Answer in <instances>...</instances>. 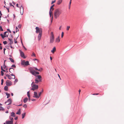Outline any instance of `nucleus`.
<instances>
[{
  "mask_svg": "<svg viewBox=\"0 0 124 124\" xmlns=\"http://www.w3.org/2000/svg\"><path fill=\"white\" fill-rule=\"evenodd\" d=\"M28 100V98L27 97H26L24 98L23 100V102L24 103H26Z\"/></svg>",
  "mask_w": 124,
  "mask_h": 124,
  "instance_id": "f3484780",
  "label": "nucleus"
},
{
  "mask_svg": "<svg viewBox=\"0 0 124 124\" xmlns=\"http://www.w3.org/2000/svg\"><path fill=\"white\" fill-rule=\"evenodd\" d=\"M71 0H70V2H69V5H71Z\"/></svg>",
  "mask_w": 124,
  "mask_h": 124,
  "instance_id": "0e129e2a",
  "label": "nucleus"
},
{
  "mask_svg": "<svg viewBox=\"0 0 124 124\" xmlns=\"http://www.w3.org/2000/svg\"><path fill=\"white\" fill-rule=\"evenodd\" d=\"M35 83L36 84H38L39 82L42 81V77L40 75H37L35 76Z\"/></svg>",
  "mask_w": 124,
  "mask_h": 124,
  "instance_id": "f03ea898",
  "label": "nucleus"
},
{
  "mask_svg": "<svg viewBox=\"0 0 124 124\" xmlns=\"http://www.w3.org/2000/svg\"><path fill=\"white\" fill-rule=\"evenodd\" d=\"M50 34L51 36L50 37V38H54V35L53 32H51Z\"/></svg>",
  "mask_w": 124,
  "mask_h": 124,
  "instance_id": "b1692460",
  "label": "nucleus"
},
{
  "mask_svg": "<svg viewBox=\"0 0 124 124\" xmlns=\"http://www.w3.org/2000/svg\"><path fill=\"white\" fill-rule=\"evenodd\" d=\"M3 44L4 45H6V44H7V42L6 41H3Z\"/></svg>",
  "mask_w": 124,
  "mask_h": 124,
  "instance_id": "c03bdc74",
  "label": "nucleus"
},
{
  "mask_svg": "<svg viewBox=\"0 0 124 124\" xmlns=\"http://www.w3.org/2000/svg\"><path fill=\"white\" fill-rule=\"evenodd\" d=\"M18 36L16 38V39L15 40V39H14V42L15 43H17V42L16 41V40L17 39Z\"/></svg>",
  "mask_w": 124,
  "mask_h": 124,
  "instance_id": "a18cd8bd",
  "label": "nucleus"
},
{
  "mask_svg": "<svg viewBox=\"0 0 124 124\" xmlns=\"http://www.w3.org/2000/svg\"><path fill=\"white\" fill-rule=\"evenodd\" d=\"M25 65H24L25 66H27L28 65H29L30 64L29 62L28 61H25Z\"/></svg>",
  "mask_w": 124,
  "mask_h": 124,
  "instance_id": "6ab92c4d",
  "label": "nucleus"
},
{
  "mask_svg": "<svg viewBox=\"0 0 124 124\" xmlns=\"http://www.w3.org/2000/svg\"><path fill=\"white\" fill-rule=\"evenodd\" d=\"M35 29H36V33H42V30L41 28L36 27L35 28Z\"/></svg>",
  "mask_w": 124,
  "mask_h": 124,
  "instance_id": "39448f33",
  "label": "nucleus"
},
{
  "mask_svg": "<svg viewBox=\"0 0 124 124\" xmlns=\"http://www.w3.org/2000/svg\"><path fill=\"white\" fill-rule=\"evenodd\" d=\"M3 66V68L4 69H6L7 67V66L5 64H3L2 67Z\"/></svg>",
  "mask_w": 124,
  "mask_h": 124,
  "instance_id": "2f4dec72",
  "label": "nucleus"
},
{
  "mask_svg": "<svg viewBox=\"0 0 124 124\" xmlns=\"http://www.w3.org/2000/svg\"><path fill=\"white\" fill-rule=\"evenodd\" d=\"M1 85H2L3 84V82H4V80L3 79H2L1 80Z\"/></svg>",
  "mask_w": 124,
  "mask_h": 124,
  "instance_id": "79ce46f5",
  "label": "nucleus"
},
{
  "mask_svg": "<svg viewBox=\"0 0 124 124\" xmlns=\"http://www.w3.org/2000/svg\"><path fill=\"white\" fill-rule=\"evenodd\" d=\"M6 124H10V120H6Z\"/></svg>",
  "mask_w": 124,
  "mask_h": 124,
  "instance_id": "7c9ffc66",
  "label": "nucleus"
},
{
  "mask_svg": "<svg viewBox=\"0 0 124 124\" xmlns=\"http://www.w3.org/2000/svg\"><path fill=\"white\" fill-rule=\"evenodd\" d=\"M55 1H56V0H53V1H52V2H51V4H52L53 3H55Z\"/></svg>",
  "mask_w": 124,
  "mask_h": 124,
  "instance_id": "864d4df0",
  "label": "nucleus"
},
{
  "mask_svg": "<svg viewBox=\"0 0 124 124\" xmlns=\"http://www.w3.org/2000/svg\"><path fill=\"white\" fill-rule=\"evenodd\" d=\"M16 30L15 31V32H16V33L17 32V31H19V29H18V28L16 26Z\"/></svg>",
  "mask_w": 124,
  "mask_h": 124,
  "instance_id": "ea45409f",
  "label": "nucleus"
},
{
  "mask_svg": "<svg viewBox=\"0 0 124 124\" xmlns=\"http://www.w3.org/2000/svg\"><path fill=\"white\" fill-rule=\"evenodd\" d=\"M3 31V30L1 26H0V32L1 31Z\"/></svg>",
  "mask_w": 124,
  "mask_h": 124,
  "instance_id": "c9c22d12",
  "label": "nucleus"
},
{
  "mask_svg": "<svg viewBox=\"0 0 124 124\" xmlns=\"http://www.w3.org/2000/svg\"><path fill=\"white\" fill-rule=\"evenodd\" d=\"M62 2V0H59L57 2V4L58 5L60 4Z\"/></svg>",
  "mask_w": 124,
  "mask_h": 124,
  "instance_id": "c85d7f7f",
  "label": "nucleus"
},
{
  "mask_svg": "<svg viewBox=\"0 0 124 124\" xmlns=\"http://www.w3.org/2000/svg\"><path fill=\"white\" fill-rule=\"evenodd\" d=\"M7 32H8V31H6L5 32H4V34H3V35H6V33H7Z\"/></svg>",
  "mask_w": 124,
  "mask_h": 124,
  "instance_id": "5fc2aeb1",
  "label": "nucleus"
},
{
  "mask_svg": "<svg viewBox=\"0 0 124 124\" xmlns=\"http://www.w3.org/2000/svg\"><path fill=\"white\" fill-rule=\"evenodd\" d=\"M5 110V109L3 107V108H0V111H4Z\"/></svg>",
  "mask_w": 124,
  "mask_h": 124,
  "instance_id": "a19ab883",
  "label": "nucleus"
},
{
  "mask_svg": "<svg viewBox=\"0 0 124 124\" xmlns=\"http://www.w3.org/2000/svg\"><path fill=\"white\" fill-rule=\"evenodd\" d=\"M42 35V33H39L38 36V40H39L41 38Z\"/></svg>",
  "mask_w": 124,
  "mask_h": 124,
  "instance_id": "2eb2a0df",
  "label": "nucleus"
},
{
  "mask_svg": "<svg viewBox=\"0 0 124 124\" xmlns=\"http://www.w3.org/2000/svg\"><path fill=\"white\" fill-rule=\"evenodd\" d=\"M70 28V26H67V31H68Z\"/></svg>",
  "mask_w": 124,
  "mask_h": 124,
  "instance_id": "3c124183",
  "label": "nucleus"
},
{
  "mask_svg": "<svg viewBox=\"0 0 124 124\" xmlns=\"http://www.w3.org/2000/svg\"><path fill=\"white\" fill-rule=\"evenodd\" d=\"M16 6L17 7L19 8H20V11L21 10V9H22V10H23V11L22 13L21 12V15H22L23 14V7L22 6V5L21 6L20 8V7L18 6V4L17 3L16 4Z\"/></svg>",
  "mask_w": 124,
  "mask_h": 124,
  "instance_id": "f8f14e48",
  "label": "nucleus"
},
{
  "mask_svg": "<svg viewBox=\"0 0 124 124\" xmlns=\"http://www.w3.org/2000/svg\"><path fill=\"white\" fill-rule=\"evenodd\" d=\"M54 5L53 4L52 5L50 8V11L49 12V15L50 17L51 16V13H52V11L51 10L52 9H54V8H53V7L54 6Z\"/></svg>",
  "mask_w": 124,
  "mask_h": 124,
  "instance_id": "1a4fd4ad",
  "label": "nucleus"
},
{
  "mask_svg": "<svg viewBox=\"0 0 124 124\" xmlns=\"http://www.w3.org/2000/svg\"><path fill=\"white\" fill-rule=\"evenodd\" d=\"M56 48L55 47H53L52 50L51 51V52L53 53H54V52L56 51Z\"/></svg>",
  "mask_w": 124,
  "mask_h": 124,
  "instance_id": "a211bd4d",
  "label": "nucleus"
},
{
  "mask_svg": "<svg viewBox=\"0 0 124 124\" xmlns=\"http://www.w3.org/2000/svg\"><path fill=\"white\" fill-rule=\"evenodd\" d=\"M9 102V103L8 104H7V105H9L11 104L12 103V99L11 98H9L8 99L7 101H6L5 103L6 104L7 102Z\"/></svg>",
  "mask_w": 124,
  "mask_h": 124,
  "instance_id": "9d476101",
  "label": "nucleus"
},
{
  "mask_svg": "<svg viewBox=\"0 0 124 124\" xmlns=\"http://www.w3.org/2000/svg\"><path fill=\"white\" fill-rule=\"evenodd\" d=\"M7 107L8 109H9L10 108V106H8Z\"/></svg>",
  "mask_w": 124,
  "mask_h": 124,
  "instance_id": "774afa93",
  "label": "nucleus"
},
{
  "mask_svg": "<svg viewBox=\"0 0 124 124\" xmlns=\"http://www.w3.org/2000/svg\"><path fill=\"white\" fill-rule=\"evenodd\" d=\"M54 38H50V43H53L54 40Z\"/></svg>",
  "mask_w": 124,
  "mask_h": 124,
  "instance_id": "dca6fc26",
  "label": "nucleus"
},
{
  "mask_svg": "<svg viewBox=\"0 0 124 124\" xmlns=\"http://www.w3.org/2000/svg\"><path fill=\"white\" fill-rule=\"evenodd\" d=\"M32 88L31 89V90L35 91L36 89H38V88L39 87L38 85L34 84L32 86Z\"/></svg>",
  "mask_w": 124,
  "mask_h": 124,
  "instance_id": "20e7f679",
  "label": "nucleus"
},
{
  "mask_svg": "<svg viewBox=\"0 0 124 124\" xmlns=\"http://www.w3.org/2000/svg\"><path fill=\"white\" fill-rule=\"evenodd\" d=\"M33 61H36V60L38 61V60L37 59L35 58V59H33Z\"/></svg>",
  "mask_w": 124,
  "mask_h": 124,
  "instance_id": "69168bd1",
  "label": "nucleus"
},
{
  "mask_svg": "<svg viewBox=\"0 0 124 124\" xmlns=\"http://www.w3.org/2000/svg\"><path fill=\"white\" fill-rule=\"evenodd\" d=\"M11 69H13L14 70V68L11 67L9 69V72L12 74V73L11 72V71H10V70Z\"/></svg>",
  "mask_w": 124,
  "mask_h": 124,
  "instance_id": "4c0bfd02",
  "label": "nucleus"
},
{
  "mask_svg": "<svg viewBox=\"0 0 124 124\" xmlns=\"http://www.w3.org/2000/svg\"><path fill=\"white\" fill-rule=\"evenodd\" d=\"M31 100L32 101H36V99H31Z\"/></svg>",
  "mask_w": 124,
  "mask_h": 124,
  "instance_id": "e2e57ef3",
  "label": "nucleus"
},
{
  "mask_svg": "<svg viewBox=\"0 0 124 124\" xmlns=\"http://www.w3.org/2000/svg\"><path fill=\"white\" fill-rule=\"evenodd\" d=\"M6 48H7V49H9V45H7L6 46Z\"/></svg>",
  "mask_w": 124,
  "mask_h": 124,
  "instance_id": "de8ad7c7",
  "label": "nucleus"
},
{
  "mask_svg": "<svg viewBox=\"0 0 124 124\" xmlns=\"http://www.w3.org/2000/svg\"><path fill=\"white\" fill-rule=\"evenodd\" d=\"M43 92V90L42 89V90H41V91L38 93V95L40 97L42 93Z\"/></svg>",
  "mask_w": 124,
  "mask_h": 124,
  "instance_id": "cd10ccee",
  "label": "nucleus"
},
{
  "mask_svg": "<svg viewBox=\"0 0 124 124\" xmlns=\"http://www.w3.org/2000/svg\"><path fill=\"white\" fill-rule=\"evenodd\" d=\"M1 71H2L3 72H7V71L5 70L4 69L2 66H1Z\"/></svg>",
  "mask_w": 124,
  "mask_h": 124,
  "instance_id": "aec40b11",
  "label": "nucleus"
},
{
  "mask_svg": "<svg viewBox=\"0 0 124 124\" xmlns=\"http://www.w3.org/2000/svg\"><path fill=\"white\" fill-rule=\"evenodd\" d=\"M21 24H19L18 26V27L19 28H20L21 27Z\"/></svg>",
  "mask_w": 124,
  "mask_h": 124,
  "instance_id": "603ef678",
  "label": "nucleus"
},
{
  "mask_svg": "<svg viewBox=\"0 0 124 124\" xmlns=\"http://www.w3.org/2000/svg\"><path fill=\"white\" fill-rule=\"evenodd\" d=\"M11 67L13 68H16V66L15 64H13L11 66Z\"/></svg>",
  "mask_w": 124,
  "mask_h": 124,
  "instance_id": "e433bc0d",
  "label": "nucleus"
},
{
  "mask_svg": "<svg viewBox=\"0 0 124 124\" xmlns=\"http://www.w3.org/2000/svg\"><path fill=\"white\" fill-rule=\"evenodd\" d=\"M26 113L24 112V113L22 114V118L23 119L25 117V116Z\"/></svg>",
  "mask_w": 124,
  "mask_h": 124,
  "instance_id": "bb28decb",
  "label": "nucleus"
},
{
  "mask_svg": "<svg viewBox=\"0 0 124 124\" xmlns=\"http://www.w3.org/2000/svg\"><path fill=\"white\" fill-rule=\"evenodd\" d=\"M21 111H18L16 112V114L18 115H20L21 114Z\"/></svg>",
  "mask_w": 124,
  "mask_h": 124,
  "instance_id": "473e14b6",
  "label": "nucleus"
},
{
  "mask_svg": "<svg viewBox=\"0 0 124 124\" xmlns=\"http://www.w3.org/2000/svg\"><path fill=\"white\" fill-rule=\"evenodd\" d=\"M11 116L15 117L16 116V114L15 113L13 112H12L10 113V116Z\"/></svg>",
  "mask_w": 124,
  "mask_h": 124,
  "instance_id": "4468645a",
  "label": "nucleus"
},
{
  "mask_svg": "<svg viewBox=\"0 0 124 124\" xmlns=\"http://www.w3.org/2000/svg\"><path fill=\"white\" fill-rule=\"evenodd\" d=\"M25 61L23 60L21 62V64L22 65H25Z\"/></svg>",
  "mask_w": 124,
  "mask_h": 124,
  "instance_id": "c756f323",
  "label": "nucleus"
},
{
  "mask_svg": "<svg viewBox=\"0 0 124 124\" xmlns=\"http://www.w3.org/2000/svg\"><path fill=\"white\" fill-rule=\"evenodd\" d=\"M7 30L10 33H11V31L9 29H7Z\"/></svg>",
  "mask_w": 124,
  "mask_h": 124,
  "instance_id": "49530a36",
  "label": "nucleus"
},
{
  "mask_svg": "<svg viewBox=\"0 0 124 124\" xmlns=\"http://www.w3.org/2000/svg\"><path fill=\"white\" fill-rule=\"evenodd\" d=\"M14 121L10 120V124H13Z\"/></svg>",
  "mask_w": 124,
  "mask_h": 124,
  "instance_id": "4d7b16f0",
  "label": "nucleus"
},
{
  "mask_svg": "<svg viewBox=\"0 0 124 124\" xmlns=\"http://www.w3.org/2000/svg\"><path fill=\"white\" fill-rule=\"evenodd\" d=\"M6 77H8V78L9 79H12L11 78V76L9 74H7L6 75Z\"/></svg>",
  "mask_w": 124,
  "mask_h": 124,
  "instance_id": "5701e85b",
  "label": "nucleus"
},
{
  "mask_svg": "<svg viewBox=\"0 0 124 124\" xmlns=\"http://www.w3.org/2000/svg\"><path fill=\"white\" fill-rule=\"evenodd\" d=\"M16 105V106H21L22 105V104H20L19 105Z\"/></svg>",
  "mask_w": 124,
  "mask_h": 124,
  "instance_id": "052dcab7",
  "label": "nucleus"
},
{
  "mask_svg": "<svg viewBox=\"0 0 124 124\" xmlns=\"http://www.w3.org/2000/svg\"><path fill=\"white\" fill-rule=\"evenodd\" d=\"M23 107L24 108H27V105L26 104H24L23 106Z\"/></svg>",
  "mask_w": 124,
  "mask_h": 124,
  "instance_id": "58836bf2",
  "label": "nucleus"
},
{
  "mask_svg": "<svg viewBox=\"0 0 124 124\" xmlns=\"http://www.w3.org/2000/svg\"><path fill=\"white\" fill-rule=\"evenodd\" d=\"M9 59L10 60V61L11 62H12L13 63H15V61L12 58H9Z\"/></svg>",
  "mask_w": 124,
  "mask_h": 124,
  "instance_id": "a878e982",
  "label": "nucleus"
},
{
  "mask_svg": "<svg viewBox=\"0 0 124 124\" xmlns=\"http://www.w3.org/2000/svg\"><path fill=\"white\" fill-rule=\"evenodd\" d=\"M62 13V10L61 9L58 8L56 9L54 11V15L55 18H57Z\"/></svg>",
  "mask_w": 124,
  "mask_h": 124,
  "instance_id": "f257e3e1",
  "label": "nucleus"
},
{
  "mask_svg": "<svg viewBox=\"0 0 124 124\" xmlns=\"http://www.w3.org/2000/svg\"><path fill=\"white\" fill-rule=\"evenodd\" d=\"M2 105L0 103V108H3V107H2V106H1Z\"/></svg>",
  "mask_w": 124,
  "mask_h": 124,
  "instance_id": "bf43d9fd",
  "label": "nucleus"
},
{
  "mask_svg": "<svg viewBox=\"0 0 124 124\" xmlns=\"http://www.w3.org/2000/svg\"><path fill=\"white\" fill-rule=\"evenodd\" d=\"M53 18V16H52V19L51 20V23H52V22Z\"/></svg>",
  "mask_w": 124,
  "mask_h": 124,
  "instance_id": "338daca9",
  "label": "nucleus"
},
{
  "mask_svg": "<svg viewBox=\"0 0 124 124\" xmlns=\"http://www.w3.org/2000/svg\"><path fill=\"white\" fill-rule=\"evenodd\" d=\"M34 95L33 96V97L37 98H38L39 97V95H38L37 93L35 91L34 92Z\"/></svg>",
  "mask_w": 124,
  "mask_h": 124,
  "instance_id": "9b49d317",
  "label": "nucleus"
},
{
  "mask_svg": "<svg viewBox=\"0 0 124 124\" xmlns=\"http://www.w3.org/2000/svg\"><path fill=\"white\" fill-rule=\"evenodd\" d=\"M60 41V39L59 36H58L56 39L55 41L56 42H58Z\"/></svg>",
  "mask_w": 124,
  "mask_h": 124,
  "instance_id": "412c9836",
  "label": "nucleus"
},
{
  "mask_svg": "<svg viewBox=\"0 0 124 124\" xmlns=\"http://www.w3.org/2000/svg\"><path fill=\"white\" fill-rule=\"evenodd\" d=\"M8 87L7 85L5 86L4 87V90L5 91H8Z\"/></svg>",
  "mask_w": 124,
  "mask_h": 124,
  "instance_id": "4be33fe9",
  "label": "nucleus"
},
{
  "mask_svg": "<svg viewBox=\"0 0 124 124\" xmlns=\"http://www.w3.org/2000/svg\"><path fill=\"white\" fill-rule=\"evenodd\" d=\"M9 118L10 120L14 121V119L13 118L11 117L10 116H9Z\"/></svg>",
  "mask_w": 124,
  "mask_h": 124,
  "instance_id": "f704fd0d",
  "label": "nucleus"
},
{
  "mask_svg": "<svg viewBox=\"0 0 124 124\" xmlns=\"http://www.w3.org/2000/svg\"><path fill=\"white\" fill-rule=\"evenodd\" d=\"M6 95L7 96V98H8L10 97V94L9 93H5Z\"/></svg>",
  "mask_w": 124,
  "mask_h": 124,
  "instance_id": "393cba45",
  "label": "nucleus"
},
{
  "mask_svg": "<svg viewBox=\"0 0 124 124\" xmlns=\"http://www.w3.org/2000/svg\"><path fill=\"white\" fill-rule=\"evenodd\" d=\"M30 73L35 76H37V75H39V72L35 71L32 68L30 69Z\"/></svg>",
  "mask_w": 124,
  "mask_h": 124,
  "instance_id": "7ed1b4c3",
  "label": "nucleus"
},
{
  "mask_svg": "<svg viewBox=\"0 0 124 124\" xmlns=\"http://www.w3.org/2000/svg\"><path fill=\"white\" fill-rule=\"evenodd\" d=\"M8 40L10 42V43L8 44V45L11 48H14L12 46V44L13 43V41L12 40V39L9 38H8Z\"/></svg>",
  "mask_w": 124,
  "mask_h": 124,
  "instance_id": "0eeeda50",
  "label": "nucleus"
},
{
  "mask_svg": "<svg viewBox=\"0 0 124 124\" xmlns=\"http://www.w3.org/2000/svg\"><path fill=\"white\" fill-rule=\"evenodd\" d=\"M1 76H3L4 75V73L3 72H2V71H1Z\"/></svg>",
  "mask_w": 124,
  "mask_h": 124,
  "instance_id": "09e8293b",
  "label": "nucleus"
},
{
  "mask_svg": "<svg viewBox=\"0 0 124 124\" xmlns=\"http://www.w3.org/2000/svg\"><path fill=\"white\" fill-rule=\"evenodd\" d=\"M34 82H32V83L31 84V86H32L34 84Z\"/></svg>",
  "mask_w": 124,
  "mask_h": 124,
  "instance_id": "680f3d73",
  "label": "nucleus"
},
{
  "mask_svg": "<svg viewBox=\"0 0 124 124\" xmlns=\"http://www.w3.org/2000/svg\"><path fill=\"white\" fill-rule=\"evenodd\" d=\"M33 68L36 70H38V69L36 67H33Z\"/></svg>",
  "mask_w": 124,
  "mask_h": 124,
  "instance_id": "6e6d98bb",
  "label": "nucleus"
},
{
  "mask_svg": "<svg viewBox=\"0 0 124 124\" xmlns=\"http://www.w3.org/2000/svg\"><path fill=\"white\" fill-rule=\"evenodd\" d=\"M19 51L21 57H22L24 59L26 58V57L25 56V54L20 49L19 50Z\"/></svg>",
  "mask_w": 124,
  "mask_h": 124,
  "instance_id": "423d86ee",
  "label": "nucleus"
},
{
  "mask_svg": "<svg viewBox=\"0 0 124 124\" xmlns=\"http://www.w3.org/2000/svg\"><path fill=\"white\" fill-rule=\"evenodd\" d=\"M6 85L8 86H11L12 84V83L11 81L9 80H7L6 81Z\"/></svg>",
  "mask_w": 124,
  "mask_h": 124,
  "instance_id": "6e6552de",
  "label": "nucleus"
},
{
  "mask_svg": "<svg viewBox=\"0 0 124 124\" xmlns=\"http://www.w3.org/2000/svg\"><path fill=\"white\" fill-rule=\"evenodd\" d=\"M31 56H32V57H33L34 56V57H36V55H35V53L34 52H33L32 53V54L31 55Z\"/></svg>",
  "mask_w": 124,
  "mask_h": 124,
  "instance_id": "72a5a7b5",
  "label": "nucleus"
},
{
  "mask_svg": "<svg viewBox=\"0 0 124 124\" xmlns=\"http://www.w3.org/2000/svg\"><path fill=\"white\" fill-rule=\"evenodd\" d=\"M18 81V80L17 79H16L14 81V83H17Z\"/></svg>",
  "mask_w": 124,
  "mask_h": 124,
  "instance_id": "8fccbe9b",
  "label": "nucleus"
},
{
  "mask_svg": "<svg viewBox=\"0 0 124 124\" xmlns=\"http://www.w3.org/2000/svg\"><path fill=\"white\" fill-rule=\"evenodd\" d=\"M18 116H17L15 118H14V119L15 120H16L18 119Z\"/></svg>",
  "mask_w": 124,
  "mask_h": 124,
  "instance_id": "13d9d810",
  "label": "nucleus"
},
{
  "mask_svg": "<svg viewBox=\"0 0 124 124\" xmlns=\"http://www.w3.org/2000/svg\"><path fill=\"white\" fill-rule=\"evenodd\" d=\"M10 75L11 76H14V77H13V78H12V79H15V75L14 74H13L12 73V74H11Z\"/></svg>",
  "mask_w": 124,
  "mask_h": 124,
  "instance_id": "37998d69",
  "label": "nucleus"
},
{
  "mask_svg": "<svg viewBox=\"0 0 124 124\" xmlns=\"http://www.w3.org/2000/svg\"><path fill=\"white\" fill-rule=\"evenodd\" d=\"M0 35L1 36L2 38V39H4L6 37H8V35H3V34L2 33H1L0 34Z\"/></svg>",
  "mask_w": 124,
  "mask_h": 124,
  "instance_id": "ddd939ff",
  "label": "nucleus"
}]
</instances>
